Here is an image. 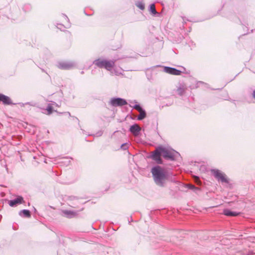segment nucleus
<instances>
[{
  "label": "nucleus",
  "instance_id": "f257e3e1",
  "mask_svg": "<svg viewBox=\"0 0 255 255\" xmlns=\"http://www.w3.org/2000/svg\"><path fill=\"white\" fill-rule=\"evenodd\" d=\"M151 172L156 184L164 187L168 177L166 171L159 166H156L152 168Z\"/></svg>",
  "mask_w": 255,
  "mask_h": 255
},
{
  "label": "nucleus",
  "instance_id": "f03ea898",
  "mask_svg": "<svg viewBox=\"0 0 255 255\" xmlns=\"http://www.w3.org/2000/svg\"><path fill=\"white\" fill-rule=\"evenodd\" d=\"M162 156L166 159L174 160L180 156L179 153L172 149L162 147Z\"/></svg>",
  "mask_w": 255,
  "mask_h": 255
},
{
  "label": "nucleus",
  "instance_id": "7ed1b4c3",
  "mask_svg": "<svg viewBox=\"0 0 255 255\" xmlns=\"http://www.w3.org/2000/svg\"><path fill=\"white\" fill-rule=\"evenodd\" d=\"M211 173L219 181L222 183H228L229 181L226 177V175L218 169H212Z\"/></svg>",
  "mask_w": 255,
  "mask_h": 255
},
{
  "label": "nucleus",
  "instance_id": "20e7f679",
  "mask_svg": "<svg viewBox=\"0 0 255 255\" xmlns=\"http://www.w3.org/2000/svg\"><path fill=\"white\" fill-rule=\"evenodd\" d=\"M161 155H162V147L159 146L156 148L154 151H153L151 155V157L157 163L161 164L162 163V160L160 157Z\"/></svg>",
  "mask_w": 255,
  "mask_h": 255
},
{
  "label": "nucleus",
  "instance_id": "39448f33",
  "mask_svg": "<svg viewBox=\"0 0 255 255\" xmlns=\"http://www.w3.org/2000/svg\"><path fill=\"white\" fill-rule=\"evenodd\" d=\"M110 104L113 106H122L127 104V102L126 100L120 98H112L110 101Z\"/></svg>",
  "mask_w": 255,
  "mask_h": 255
},
{
  "label": "nucleus",
  "instance_id": "423d86ee",
  "mask_svg": "<svg viewBox=\"0 0 255 255\" xmlns=\"http://www.w3.org/2000/svg\"><path fill=\"white\" fill-rule=\"evenodd\" d=\"M57 66L59 69L68 70L72 68L74 64L72 62H60L57 64Z\"/></svg>",
  "mask_w": 255,
  "mask_h": 255
},
{
  "label": "nucleus",
  "instance_id": "0eeeda50",
  "mask_svg": "<svg viewBox=\"0 0 255 255\" xmlns=\"http://www.w3.org/2000/svg\"><path fill=\"white\" fill-rule=\"evenodd\" d=\"M163 71L173 75H180L181 71L174 68L165 66L163 68Z\"/></svg>",
  "mask_w": 255,
  "mask_h": 255
},
{
  "label": "nucleus",
  "instance_id": "6e6552de",
  "mask_svg": "<svg viewBox=\"0 0 255 255\" xmlns=\"http://www.w3.org/2000/svg\"><path fill=\"white\" fill-rule=\"evenodd\" d=\"M23 199L21 196H18L16 199L10 200L8 204L11 207H13L17 204H21L22 203Z\"/></svg>",
  "mask_w": 255,
  "mask_h": 255
},
{
  "label": "nucleus",
  "instance_id": "1a4fd4ad",
  "mask_svg": "<svg viewBox=\"0 0 255 255\" xmlns=\"http://www.w3.org/2000/svg\"><path fill=\"white\" fill-rule=\"evenodd\" d=\"M140 130V128L137 124L132 125L129 128V131L135 136L138 135Z\"/></svg>",
  "mask_w": 255,
  "mask_h": 255
},
{
  "label": "nucleus",
  "instance_id": "9d476101",
  "mask_svg": "<svg viewBox=\"0 0 255 255\" xmlns=\"http://www.w3.org/2000/svg\"><path fill=\"white\" fill-rule=\"evenodd\" d=\"M0 102H2L4 105H10L12 104L10 99L3 94H0Z\"/></svg>",
  "mask_w": 255,
  "mask_h": 255
},
{
  "label": "nucleus",
  "instance_id": "9b49d317",
  "mask_svg": "<svg viewBox=\"0 0 255 255\" xmlns=\"http://www.w3.org/2000/svg\"><path fill=\"white\" fill-rule=\"evenodd\" d=\"M115 65V61L113 60H106L104 65V68L107 70H111Z\"/></svg>",
  "mask_w": 255,
  "mask_h": 255
},
{
  "label": "nucleus",
  "instance_id": "f8f14e48",
  "mask_svg": "<svg viewBox=\"0 0 255 255\" xmlns=\"http://www.w3.org/2000/svg\"><path fill=\"white\" fill-rule=\"evenodd\" d=\"M106 60L97 59L93 62V63L100 68H104Z\"/></svg>",
  "mask_w": 255,
  "mask_h": 255
},
{
  "label": "nucleus",
  "instance_id": "ddd939ff",
  "mask_svg": "<svg viewBox=\"0 0 255 255\" xmlns=\"http://www.w3.org/2000/svg\"><path fill=\"white\" fill-rule=\"evenodd\" d=\"M223 214L227 216H237L239 215L238 213L231 211L227 209L224 210Z\"/></svg>",
  "mask_w": 255,
  "mask_h": 255
},
{
  "label": "nucleus",
  "instance_id": "4468645a",
  "mask_svg": "<svg viewBox=\"0 0 255 255\" xmlns=\"http://www.w3.org/2000/svg\"><path fill=\"white\" fill-rule=\"evenodd\" d=\"M19 215L20 216H23L27 218H29L30 217V211L28 210L25 209L20 211L19 213Z\"/></svg>",
  "mask_w": 255,
  "mask_h": 255
},
{
  "label": "nucleus",
  "instance_id": "2eb2a0df",
  "mask_svg": "<svg viewBox=\"0 0 255 255\" xmlns=\"http://www.w3.org/2000/svg\"><path fill=\"white\" fill-rule=\"evenodd\" d=\"M52 105L56 106V107H58V105L54 102L53 104H49L47 107L46 110L48 112V114L50 115L52 113L53 106Z\"/></svg>",
  "mask_w": 255,
  "mask_h": 255
},
{
  "label": "nucleus",
  "instance_id": "dca6fc26",
  "mask_svg": "<svg viewBox=\"0 0 255 255\" xmlns=\"http://www.w3.org/2000/svg\"><path fill=\"white\" fill-rule=\"evenodd\" d=\"M185 92V88L183 85H180L177 89V94L182 96Z\"/></svg>",
  "mask_w": 255,
  "mask_h": 255
},
{
  "label": "nucleus",
  "instance_id": "f3484780",
  "mask_svg": "<svg viewBox=\"0 0 255 255\" xmlns=\"http://www.w3.org/2000/svg\"><path fill=\"white\" fill-rule=\"evenodd\" d=\"M63 213L65 216H66L68 218H72L74 215V214L73 212L70 211H67V210L63 211Z\"/></svg>",
  "mask_w": 255,
  "mask_h": 255
},
{
  "label": "nucleus",
  "instance_id": "a211bd4d",
  "mask_svg": "<svg viewBox=\"0 0 255 255\" xmlns=\"http://www.w3.org/2000/svg\"><path fill=\"white\" fill-rule=\"evenodd\" d=\"M139 115L137 117V119L138 120H141L145 117L146 113H145V112L143 110L139 111Z\"/></svg>",
  "mask_w": 255,
  "mask_h": 255
},
{
  "label": "nucleus",
  "instance_id": "6ab92c4d",
  "mask_svg": "<svg viewBox=\"0 0 255 255\" xmlns=\"http://www.w3.org/2000/svg\"><path fill=\"white\" fill-rule=\"evenodd\" d=\"M150 11L154 15L157 13V11L155 9V6L154 3H152L150 5Z\"/></svg>",
  "mask_w": 255,
  "mask_h": 255
},
{
  "label": "nucleus",
  "instance_id": "aec40b11",
  "mask_svg": "<svg viewBox=\"0 0 255 255\" xmlns=\"http://www.w3.org/2000/svg\"><path fill=\"white\" fill-rule=\"evenodd\" d=\"M136 5L140 9L143 10L144 8V4L142 2H138L136 4Z\"/></svg>",
  "mask_w": 255,
  "mask_h": 255
},
{
  "label": "nucleus",
  "instance_id": "412c9836",
  "mask_svg": "<svg viewBox=\"0 0 255 255\" xmlns=\"http://www.w3.org/2000/svg\"><path fill=\"white\" fill-rule=\"evenodd\" d=\"M130 107H132V106L130 105ZM132 107L137 110L138 112L140 111H141L142 109V108L140 107V106H139V105H138V104H135V105H134L133 106H132Z\"/></svg>",
  "mask_w": 255,
  "mask_h": 255
},
{
  "label": "nucleus",
  "instance_id": "4be33fe9",
  "mask_svg": "<svg viewBox=\"0 0 255 255\" xmlns=\"http://www.w3.org/2000/svg\"><path fill=\"white\" fill-rule=\"evenodd\" d=\"M188 186L190 189L194 190L195 191L200 190V189L199 188L196 187L193 185H189Z\"/></svg>",
  "mask_w": 255,
  "mask_h": 255
},
{
  "label": "nucleus",
  "instance_id": "5701e85b",
  "mask_svg": "<svg viewBox=\"0 0 255 255\" xmlns=\"http://www.w3.org/2000/svg\"><path fill=\"white\" fill-rule=\"evenodd\" d=\"M69 25H67L66 26H64L63 24H58L57 25V27L58 28L62 30L63 27H67Z\"/></svg>",
  "mask_w": 255,
  "mask_h": 255
},
{
  "label": "nucleus",
  "instance_id": "b1692460",
  "mask_svg": "<svg viewBox=\"0 0 255 255\" xmlns=\"http://www.w3.org/2000/svg\"><path fill=\"white\" fill-rule=\"evenodd\" d=\"M194 180L197 183V184H200L201 183V182L199 180V178L198 176H194Z\"/></svg>",
  "mask_w": 255,
  "mask_h": 255
},
{
  "label": "nucleus",
  "instance_id": "393cba45",
  "mask_svg": "<svg viewBox=\"0 0 255 255\" xmlns=\"http://www.w3.org/2000/svg\"><path fill=\"white\" fill-rule=\"evenodd\" d=\"M128 148V144L127 143H124L121 145V148L124 150H126Z\"/></svg>",
  "mask_w": 255,
  "mask_h": 255
},
{
  "label": "nucleus",
  "instance_id": "a878e982",
  "mask_svg": "<svg viewBox=\"0 0 255 255\" xmlns=\"http://www.w3.org/2000/svg\"><path fill=\"white\" fill-rule=\"evenodd\" d=\"M63 16H64V17L65 18V19L66 20H67V21H69V19H68V17H67L66 15H64H64H63Z\"/></svg>",
  "mask_w": 255,
  "mask_h": 255
},
{
  "label": "nucleus",
  "instance_id": "bb28decb",
  "mask_svg": "<svg viewBox=\"0 0 255 255\" xmlns=\"http://www.w3.org/2000/svg\"><path fill=\"white\" fill-rule=\"evenodd\" d=\"M253 96L255 99V90L253 92Z\"/></svg>",
  "mask_w": 255,
  "mask_h": 255
},
{
  "label": "nucleus",
  "instance_id": "cd10ccee",
  "mask_svg": "<svg viewBox=\"0 0 255 255\" xmlns=\"http://www.w3.org/2000/svg\"><path fill=\"white\" fill-rule=\"evenodd\" d=\"M67 114L69 115V116H70V113L67 112Z\"/></svg>",
  "mask_w": 255,
  "mask_h": 255
}]
</instances>
